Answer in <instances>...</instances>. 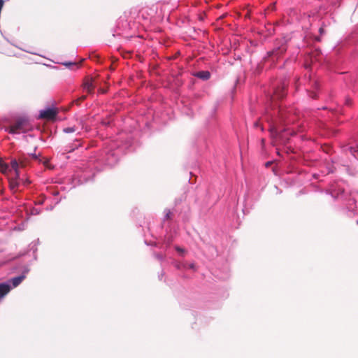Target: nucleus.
I'll use <instances>...</instances> for the list:
<instances>
[{"mask_svg": "<svg viewBox=\"0 0 358 358\" xmlns=\"http://www.w3.org/2000/svg\"><path fill=\"white\" fill-rule=\"evenodd\" d=\"M309 96H310L312 99H317V92H311L310 93Z\"/></svg>", "mask_w": 358, "mask_h": 358, "instance_id": "27", "label": "nucleus"}, {"mask_svg": "<svg viewBox=\"0 0 358 358\" xmlns=\"http://www.w3.org/2000/svg\"><path fill=\"white\" fill-rule=\"evenodd\" d=\"M58 114V110L52 104V106H48L44 109H42L39 112L38 117L41 119L53 120L56 117Z\"/></svg>", "mask_w": 358, "mask_h": 358, "instance_id": "8", "label": "nucleus"}, {"mask_svg": "<svg viewBox=\"0 0 358 358\" xmlns=\"http://www.w3.org/2000/svg\"><path fill=\"white\" fill-rule=\"evenodd\" d=\"M345 150L350 152L355 157L358 156V145H347L345 147Z\"/></svg>", "mask_w": 358, "mask_h": 358, "instance_id": "16", "label": "nucleus"}, {"mask_svg": "<svg viewBox=\"0 0 358 358\" xmlns=\"http://www.w3.org/2000/svg\"><path fill=\"white\" fill-rule=\"evenodd\" d=\"M60 201H61V199H57V200L55 201V204H57Z\"/></svg>", "mask_w": 358, "mask_h": 358, "instance_id": "42", "label": "nucleus"}, {"mask_svg": "<svg viewBox=\"0 0 358 358\" xmlns=\"http://www.w3.org/2000/svg\"><path fill=\"white\" fill-rule=\"evenodd\" d=\"M52 208H53V207L51 206L50 208H48L47 209L48 210H52Z\"/></svg>", "mask_w": 358, "mask_h": 358, "instance_id": "45", "label": "nucleus"}, {"mask_svg": "<svg viewBox=\"0 0 358 358\" xmlns=\"http://www.w3.org/2000/svg\"><path fill=\"white\" fill-rule=\"evenodd\" d=\"M319 33H320V36H322L324 34L325 31H324V28L323 26H322L321 27L319 28ZM315 41H318V42L321 41V36L315 37Z\"/></svg>", "mask_w": 358, "mask_h": 358, "instance_id": "22", "label": "nucleus"}, {"mask_svg": "<svg viewBox=\"0 0 358 358\" xmlns=\"http://www.w3.org/2000/svg\"><path fill=\"white\" fill-rule=\"evenodd\" d=\"M173 241V238L172 237H168L166 238V242L168 245H170L171 243V242Z\"/></svg>", "mask_w": 358, "mask_h": 358, "instance_id": "29", "label": "nucleus"}, {"mask_svg": "<svg viewBox=\"0 0 358 358\" xmlns=\"http://www.w3.org/2000/svg\"><path fill=\"white\" fill-rule=\"evenodd\" d=\"M63 132L65 134L76 133V136L80 134V131H78V128L76 126L65 127L63 129Z\"/></svg>", "mask_w": 358, "mask_h": 358, "instance_id": "17", "label": "nucleus"}, {"mask_svg": "<svg viewBox=\"0 0 358 358\" xmlns=\"http://www.w3.org/2000/svg\"><path fill=\"white\" fill-rule=\"evenodd\" d=\"M315 87L317 90H319V84L317 82L315 83Z\"/></svg>", "mask_w": 358, "mask_h": 358, "instance_id": "38", "label": "nucleus"}, {"mask_svg": "<svg viewBox=\"0 0 358 358\" xmlns=\"http://www.w3.org/2000/svg\"><path fill=\"white\" fill-rule=\"evenodd\" d=\"M172 265L177 269V270H183L187 268V264L182 262H180L176 260H173L172 262Z\"/></svg>", "mask_w": 358, "mask_h": 358, "instance_id": "18", "label": "nucleus"}, {"mask_svg": "<svg viewBox=\"0 0 358 358\" xmlns=\"http://www.w3.org/2000/svg\"><path fill=\"white\" fill-rule=\"evenodd\" d=\"M134 150V139L131 136L128 134H120L96 158H91L88 162L80 164L73 175L66 179L70 185L69 189L92 181L96 175V170H101L99 169V166L112 167L117 163L121 156Z\"/></svg>", "mask_w": 358, "mask_h": 358, "instance_id": "1", "label": "nucleus"}, {"mask_svg": "<svg viewBox=\"0 0 358 358\" xmlns=\"http://www.w3.org/2000/svg\"><path fill=\"white\" fill-rule=\"evenodd\" d=\"M274 93L278 99H282L285 96V87L283 86L280 89H274Z\"/></svg>", "mask_w": 358, "mask_h": 358, "instance_id": "19", "label": "nucleus"}, {"mask_svg": "<svg viewBox=\"0 0 358 358\" xmlns=\"http://www.w3.org/2000/svg\"><path fill=\"white\" fill-rule=\"evenodd\" d=\"M27 125L28 120L24 117H20L13 125L6 127L4 131L13 135L20 134L25 132Z\"/></svg>", "mask_w": 358, "mask_h": 358, "instance_id": "5", "label": "nucleus"}, {"mask_svg": "<svg viewBox=\"0 0 358 358\" xmlns=\"http://www.w3.org/2000/svg\"><path fill=\"white\" fill-rule=\"evenodd\" d=\"M187 268H189L192 270H195V264L194 263H191V264L187 265Z\"/></svg>", "mask_w": 358, "mask_h": 358, "instance_id": "28", "label": "nucleus"}, {"mask_svg": "<svg viewBox=\"0 0 358 358\" xmlns=\"http://www.w3.org/2000/svg\"><path fill=\"white\" fill-rule=\"evenodd\" d=\"M31 157L34 159H38V155H37L36 153H31Z\"/></svg>", "mask_w": 358, "mask_h": 358, "instance_id": "31", "label": "nucleus"}, {"mask_svg": "<svg viewBox=\"0 0 358 358\" xmlns=\"http://www.w3.org/2000/svg\"><path fill=\"white\" fill-rule=\"evenodd\" d=\"M271 110L270 111L268 108L266 109L265 117L269 123V131L271 135L278 136L280 133L286 130L282 127V124L285 122V119L280 108H276Z\"/></svg>", "mask_w": 358, "mask_h": 358, "instance_id": "3", "label": "nucleus"}, {"mask_svg": "<svg viewBox=\"0 0 358 358\" xmlns=\"http://www.w3.org/2000/svg\"><path fill=\"white\" fill-rule=\"evenodd\" d=\"M20 267L22 268V273L20 275L13 277L8 280L6 282H8L12 287V288H15L17 287L19 285L21 284V282L25 279L27 274L29 272L30 269L29 268V265H22L20 266Z\"/></svg>", "mask_w": 358, "mask_h": 358, "instance_id": "7", "label": "nucleus"}, {"mask_svg": "<svg viewBox=\"0 0 358 358\" xmlns=\"http://www.w3.org/2000/svg\"><path fill=\"white\" fill-rule=\"evenodd\" d=\"M39 244V239H36L34 241H32L29 245V252H31L32 251V253H33V255H34V259H36L37 257H36V252H37V246ZM27 252H25L24 253H20L18 257H21V256H24L25 255H27Z\"/></svg>", "mask_w": 358, "mask_h": 358, "instance_id": "13", "label": "nucleus"}, {"mask_svg": "<svg viewBox=\"0 0 358 358\" xmlns=\"http://www.w3.org/2000/svg\"><path fill=\"white\" fill-rule=\"evenodd\" d=\"M62 64L66 67H70L71 66H76V63L73 62H65L62 63Z\"/></svg>", "mask_w": 358, "mask_h": 358, "instance_id": "24", "label": "nucleus"}, {"mask_svg": "<svg viewBox=\"0 0 358 358\" xmlns=\"http://www.w3.org/2000/svg\"><path fill=\"white\" fill-rule=\"evenodd\" d=\"M43 201H38L36 203L41 205V204H43Z\"/></svg>", "mask_w": 358, "mask_h": 358, "instance_id": "39", "label": "nucleus"}, {"mask_svg": "<svg viewBox=\"0 0 358 358\" xmlns=\"http://www.w3.org/2000/svg\"><path fill=\"white\" fill-rule=\"evenodd\" d=\"M164 274H165V273H164V272L163 271H162L160 273H159V275H158V278H159V280H162V278H163V276L164 275Z\"/></svg>", "mask_w": 358, "mask_h": 358, "instance_id": "32", "label": "nucleus"}, {"mask_svg": "<svg viewBox=\"0 0 358 358\" xmlns=\"http://www.w3.org/2000/svg\"><path fill=\"white\" fill-rule=\"evenodd\" d=\"M18 180L20 182V185L24 187H27L31 183V180L29 178H24L20 176V179Z\"/></svg>", "mask_w": 358, "mask_h": 358, "instance_id": "20", "label": "nucleus"}, {"mask_svg": "<svg viewBox=\"0 0 358 358\" xmlns=\"http://www.w3.org/2000/svg\"><path fill=\"white\" fill-rule=\"evenodd\" d=\"M327 193L330 194L334 200L341 201L348 211L353 212L357 208L355 199L345 191L341 183L331 184Z\"/></svg>", "mask_w": 358, "mask_h": 358, "instance_id": "2", "label": "nucleus"}, {"mask_svg": "<svg viewBox=\"0 0 358 358\" xmlns=\"http://www.w3.org/2000/svg\"><path fill=\"white\" fill-rule=\"evenodd\" d=\"M221 279L226 280L229 278V275L227 274L225 275V276H221L220 277Z\"/></svg>", "mask_w": 358, "mask_h": 358, "instance_id": "36", "label": "nucleus"}, {"mask_svg": "<svg viewBox=\"0 0 358 358\" xmlns=\"http://www.w3.org/2000/svg\"><path fill=\"white\" fill-rule=\"evenodd\" d=\"M174 248L175 250L180 255H183L185 252V250L182 248H180V246L178 245H175L174 246Z\"/></svg>", "mask_w": 358, "mask_h": 358, "instance_id": "23", "label": "nucleus"}, {"mask_svg": "<svg viewBox=\"0 0 358 358\" xmlns=\"http://www.w3.org/2000/svg\"><path fill=\"white\" fill-rule=\"evenodd\" d=\"M12 171L15 172L16 177L19 178V163L17 159H12L10 164H8L3 159H0V171L6 174Z\"/></svg>", "mask_w": 358, "mask_h": 358, "instance_id": "6", "label": "nucleus"}, {"mask_svg": "<svg viewBox=\"0 0 358 358\" xmlns=\"http://www.w3.org/2000/svg\"><path fill=\"white\" fill-rule=\"evenodd\" d=\"M254 125H255V127H261V130H262V131H264V127H262V126H260V125H259V122H255Z\"/></svg>", "mask_w": 358, "mask_h": 358, "instance_id": "30", "label": "nucleus"}, {"mask_svg": "<svg viewBox=\"0 0 358 358\" xmlns=\"http://www.w3.org/2000/svg\"><path fill=\"white\" fill-rule=\"evenodd\" d=\"M165 212H166V214H165V216H164V220L165 219H169L171 217V212L170 210H167L166 209L165 210Z\"/></svg>", "mask_w": 358, "mask_h": 358, "instance_id": "26", "label": "nucleus"}, {"mask_svg": "<svg viewBox=\"0 0 358 358\" xmlns=\"http://www.w3.org/2000/svg\"><path fill=\"white\" fill-rule=\"evenodd\" d=\"M41 212V208L33 207L30 210V214L32 215H39Z\"/></svg>", "mask_w": 358, "mask_h": 358, "instance_id": "21", "label": "nucleus"}, {"mask_svg": "<svg viewBox=\"0 0 358 358\" xmlns=\"http://www.w3.org/2000/svg\"><path fill=\"white\" fill-rule=\"evenodd\" d=\"M81 145V138L76 137L72 143H70L65 146V151L67 152H71L76 149L80 148Z\"/></svg>", "mask_w": 358, "mask_h": 358, "instance_id": "11", "label": "nucleus"}, {"mask_svg": "<svg viewBox=\"0 0 358 358\" xmlns=\"http://www.w3.org/2000/svg\"><path fill=\"white\" fill-rule=\"evenodd\" d=\"M346 103H347V104H348V105L350 104V101H349V99H347V100H346Z\"/></svg>", "mask_w": 358, "mask_h": 358, "instance_id": "44", "label": "nucleus"}, {"mask_svg": "<svg viewBox=\"0 0 358 358\" xmlns=\"http://www.w3.org/2000/svg\"><path fill=\"white\" fill-rule=\"evenodd\" d=\"M18 179H20V174L19 173V178H17L15 173V177L9 180V187L13 192H16L20 186V182Z\"/></svg>", "mask_w": 358, "mask_h": 358, "instance_id": "14", "label": "nucleus"}, {"mask_svg": "<svg viewBox=\"0 0 358 358\" xmlns=\"http://www.w3.org/2000/svg\"><path fill=\"white\" fill-rule=\"evenodd\" d=\"M191 75L195 78H199L203 81H206L210 78L211 74L209 71H194Z\"/></svg>", "mask_w": 358, "mask_h": 358, "instance_id": "12", "label": "nucleus"}, {"mask_svg": "<svg viewBox=\"0 0 358 358\" xmlns=\"http://www.w3.org/2000/svg\"><path fill=\"white\" fill-rule=\"evenodd\" d=\"M317 177H318V175H317V174H316V173L313 174V178H314L317 179Z\"/></svg>", "mask_w": 358, "mask_h": 358, "instance_id": "40", "label": "nucleus"}, {"mask_svg": "<svg viewBox=\"0 0 358 358\" xmlns=\"http://www.w3.org/2000/svg\"><path fill=\"white\" fill-rule=\"evenodd\" d=\"M131 29V21H128V20L124 17H120L117 21L113 36L114 37L121 36L126 40H129V38H132L135 34V32H132Z\"/></svg>", "mask_w": 358, "mask_h": 358, "instance_id": "4", "label": "nucleus"}, {"mask_svg": "<svg viewBox=\"0 0 358 358\" xmlns=\"http://www.w3.org/2000/svg\"><path fill=\"white\" fill-rule=\"evenodd\" d=\"M275 188H276V189H277V190H278V193H281V192H281V190H280V189L278 188V187H277V186H275Z\"/></svg>", "mask_w": 358, "mask_h": 358, "instance_id": "41", "label": "nucleus"}, {"mask_svg": "<svg viewBox=\"0 0 358 358\" xmlns=\"http://www.w3.org/2000/svg\"><path fill=\"white\" fill-rule=\"evenodd\" d=\"M83 91L88 94H92L95 88L92 78H86L83 84Z\"/></svg>", "mask_w": 358, "mask_h": 358, "instance_id": "9", "label": "nucleus"}, {"mask_svg": "<svg viewBox=\"0 0 358 358\" xmlns=\"http://www.w3.org/2000/svg\"><path fill=\"white\" fill-rule=\"evenodd\" d=\"M86 99V96H82L81 99L85 100Z\"/></svg>", "mask_w": 358, "mask_h": 358, "instance_id": "43", "label": "nucleus"}, {"mask_svg": "<svg viewBox=\"0 0 358 358\" xmlns=\"http://www.w3.org/2000/svg\"><path fill=\"white\" fill-rule=\"evenodd\" d=\"M4 1L0 0V10H1L3 6Z\"/></svg>", "mask_w": 358, "mask_h": 358, "instance_id": "34", "label": "nucleus"}, {"mask_svg": "<svg viewBox=\"0 0 358 358\" xmlns=\"http://www.w3.org/2000/svg\"><path fill=\"white\" fill-rule=\"evenodd\" d=\"M272 163H273L272 161H268V162H266L265 166L266 167H268V166H270L272 164Z\"/></svg>", "mask_w": 358, "mask_h": 358, "instance_id": "33", "label": "nucleus"}, {"mask_svg": "<svg viewBox=\"0 0 358 358\" xmlns=\"http://www.w3.org/2000/svg\"><path fill=\"white\" fill-rule=\"evenodd\" d=\"M154 255L160 262H162L164 260V256L162 255L159 253H155Z\"/></svg>", "mask_w": 358, "mask_h": 358, "instance_id": "25", "label": "nucleus"}, {"mask_svg": "<svg viewBox=\"0 0 358 358\" xmlns=\"http://www.w3.org/2000/svg\"><path fill=\"white\" fill-rule=\"evenodd\" d=\"M287 50V47L285 45H278L275 47L272 50L268 51L267 55L268 57H280L282 54H284Z\"/></svg>", "mask_w": 358, "mask_h": 358, "instance_id": "10", "label": "nucleus"}, {"mask_svg": "<svg viewBox=\"0 0 358 358\" xmlns=\"http://www.w3.org/2000/svg\"><path fill=\"white\" fill-rule=\"evenodd\" d=\"M24 51H25V52H29V53L33 54V55H38L37 53L34 52H31V51H30V50H24Z\"/></svg>", "mask_w": 358, "mask_h": 358, "instance_id": "37", "label": "nucleus"}, {"mask_svg": "<svg viewBox=\"0 0 358 358\" xmlns=\"http://www.w3.org/2000/svg\"><path fill=\"white\" fill-rule=\"evenodd\" d=\"M52 195L54 196H58L59 195V192L58 191H53L52 192Z\"/></svg>", "mask_w": 358, "mask_h": 358, "instance_id": "35", "label": "nucleus"}, {"mask_svg": "<svg viewBox=\"0 0 358 358\" xmlns=\"http://www.w3.org/2000/svg\"><path fill=\"white\" fill-rule=\"evenodd\" d=\"M12 287L8 282H0V301L10 291Z\"/></svg>", "mask_w": 358, "mask_h": 358, "instance_id": "15", "label": "nucleus"}]
</instances>
